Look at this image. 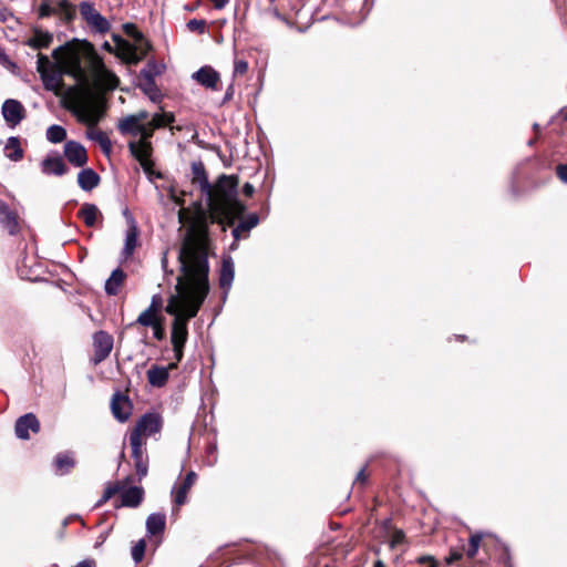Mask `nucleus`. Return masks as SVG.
I'll use <instances>...</instances> for the list:
<instances>
[{
	"label": "nucleus",
	"instance_id": "nucleus-1",
	"mask_svg": "<svg viewBox=\"0 0 567 567\" xmlns=\"http://www.w3.org/2000/svg\"><path fill=\"white\" fill-rule=\"evenodd\" d=\"M178 261L182 274L177 277L176 293L168 298L165 307V311L174 316L171 342L177 362L184 355L188 320L197 316L209 291L207 251L198 237H185L178 251Z\"/></svg>",
	"mask_w": 567,
	"mask_h": 567
},
{
	"label": "nucleus",
	"instance_id": "nucleus-2",
	"mask_svg": "<svg viewBox=\"0 0 567 567\" xmlns=\"http://www.w3.org/2000/svg\"><path fill=\"white\" fill-rule=\"evenodd\" d=\"M97 56L91 42L76 38L52 51V58L58 61L60 69L78 82V85L65 91L64 107L90 127L101 121L106 107L105 97L90 86L89 71Z\"/></svg>",
	"mask_w": 567,
	"mask_h": 567
},
{
	"label": "nucleus",
	"instance_id": "nucleus-3",
	"mask_svg": "<svg viewBox=\"0 0 567 567\" xmlns=\"http://www.w3.org/2000/svg\"><path fill=\"white\" fill-rule=\"evenodd\" d=\"M132 481V476H126L123 481L107 483L96 506H101L110 501L114 495L120 494L121 506L131 508L137 507L143 501L144 489L140 486L127 487Z\"/></svg>",
	"mask_w": 567,
	"mask_h": 567
},
{
	"label": "nucleus",
	"instance_id": "nucleus-4",
	"mask_svg": "<svg viewBox=\"0 0 567 567\" xmlns=\"http://www.w3.org/2000/svg\"><path fill=\"white\" fill-rule=\"evenodd\" d=\"M237 195V179L233 176L221 175L213 187L212 200H207L209 208L216 213H224L230 208Z\"/></svg>",
	"mask_w": 567,
	"mask_h": 567
},
{
	"label": "nucleus",
	"instance_id": "nucleus-5",
	"mask_svg": "<svg viewBox=\"0 0 567 567\" xmlns=\"http://www.w3.org/2000/svg\"><path fill=\"white\" fill-rule=\"evenodd\" d=\"M79 10L83 20L95 33L105 34L110 31L111 23L95 9L92 2H80Z\"/></svg>",
	"mask_w": 567,
	"mask_h": 567
},
{
	"label": "nucleus",
	"instance_id": "nucleus-6",
	"mask_svg": "<svg viewBox=\"0 0 567 567\" xmlns=\"http://www.w3.org/2000/svg\"><path fill=\"white\" fill-rule=\"evenodd\" d=\"M89 74L90 78H93L97 85L105 90H114L120 83L118 78L112 71L106 69L104 61L100 55L94 59Z\"/></svg>",
	"mask_w": 567,
	"mask_h": 567
},
{
	"label": "nucleus",
	"instance_id": "nucleus-7",
	"mask_svg": "<svg viewBox=\"0 0 567 567\" xmlns=\"http://www.w3.org/2000/svg\"><path fill=\"white\" fill-rule=\"evenodd\" d=\"M163 425L162 417L156 413H145L136 422L135 427L130 433V439L143 441V435H153L161 431Z\"/></svg>",
	"mask_w": 567,
	"mask_h": 567
},
{
	"label": "nucleus",
	"instance_id": "nucleus-8",
	"mask_svg": "<svg viewBox=\"0 0 567 567\" xmlns=\"http://www.w3.org/2000/svg\"><path fill=\"white\" fill-rule=\"evenodd\" d=\"M1 114L6 124L14 128L17 127L27 116V110L23 104L16 99H7L1 106Z\"/></svg>",
	"mask_w": 567,
	"mask_h": 567
},
{
	"label": "nucleus",
	"instance_id": "nucleus-9",
	"mask_svg": "<svg viewBox=\"0 0 567 567\" xmlns=\"http://www.w3.org/2000/svg\"><path fill=\"white\" fill-rule=\"evenodd\" d=\"M94 354L92 361L99 364L104 361L113 349V337L105 331H97L93 336Z\"/></svg>",
	"mask_w": 567,
	"mask_h": 567
},
{
	"label": "nucleus",
	"instance_id": "nucleus-10",
	"mask_svg": "<svg viewBox=\"0 0 567 567\" xmlns=\"http://www.w3.org/2000/svg\"><path fill=\"white\" fill-rule=\"evenodd\" d=\"M130 444L132 447L134 467L138 476V481H142L148 473V455L146 451L143 449L145 442L138 441L136 439H130Z\"/></svg>",
	"mask_w": 567,
	"mask_h": 567
},
{
	"label": "nucleus",
	"instance_id": "nucleus-11",
	"mask_svg": "<svg viewBox=\"0 0 567 567\" xmlns=\"http://www.w3.org/2000/svg\"><path fill=\"white\" fill-rule=\"evenodd\" d=\"M192 79L207 90L217 91L220 74L210 65H204L192 74Z\"/></svg>",
	"mask_w": 567,
	"mask_h": 567
},
{
	"label": "nucleus",
	"instance_id": "nucleus-12",
	"mask_svg": "<svg viewBox=\"0 0 567 567\" xmlns=\"http://www.w3.org/2000/svg\"><path fill=\"white\" fill-rule=\"evenodd\" d=\"M64 156L74 167H83L87 163L85 147L76 141H68L64 144Z\"/></svg>",
	"mask_w": 567,
	"mask_h": 567
},
{
	"label": "nucleus",
	"instance_id": "nucleus-13",
	"mask_svg": "<svg viewBox=\"0 0 567 567\" xmlns=\"http://www.w3.org/2000/svg\"><path fill=\"white\" fill-rule=\"evenodd\" d=\"M111 410L113 416L121 423L126 422L132 413V404L127 396L115 393L112 398Z\"/></svg>",
	"mask_w": 567,
	"mask_h": 567
},
{
	"label": "nucleus",
	"instance_id": "nucleus-14",
	"mask_svg": "<svg viewBox=\"0 0 567 567\" xmlns=\"http://www.w3.org/2000/svg\"><path fill=\"white\" fill-rule=\"evenodd\" d=\"M29 430L34 433L40 430L39 420L32 413L20 416L14 425L16 435L21 440H28L30 437Z\"/></svg>",
	"mask_w": 567,
	"mask_h": 567
},
{
	"label": "nucleus",
	"instance_id": "nucleus-15",
	"mask_svg": "<svg viewBox=\"0 0 567 567\" xmlns=\"http://www.w3.org/2000/svg\"><path fill=\"white\" fill-rule=\"evenodd\" d=\"M193 182L198 184L202 193L206 196L207 200H212L213 186L210 185L204 164L198 162L192 163Z\"/></svg>",
	"mask_w": 567,
	"mask_h": 567
},
{
	"label": "nucleus",
	"instance_id": "nucleus-16",
	"mask_svg": "<svg viewBox=\"0 0 567 567\" xmlns=\"http://www.w3.org/2000/svg\"><path fill=\"white\" fill-rule=\"evenodd\" d=\"M63 74H65L60 66L54 70L41 72L40 79L47 91L58 93L63 87Z\"/></svg>",
	"mask_w": 567,
	"mask_h": 567
},
{
	"label": "nucleus",
	"instance_id": "nucleus-17",
	"mask_svg": "<svg viewBox=\"0 0 567 567\" xmlns=\"http://www.w3.org/2000/svg\"><path fill=\"white\" fill-rule=\"evenodd\" d=\"M176 365V363H171L168 367L152 365L147 370L148 383L156 388L164 386L169 378V370L175 369Z\"/></svg>",
	"mask_w": 567,
	"mask_h": 567
},
{
	"label": "nucleus",
	"instance_id": "nucleus-18",
	"mask_svg": "<svg viewBox=\"0 0 567 567\" xmlns=\"http://www.w3.org/2000/svg\"><path fill=\"white\" fill-rule=\"evenodd\" d=\"M235 277L234 261L230 257L224 258L219 276V286L224 290L223 300L227 298V293L231 287Z\"/></svg>",
	"mask_w": 567,
	"mask_h": 567
},
{
	"label": "nucleus",
	"instance_id": "nucleus-19",
	"mask_svg": "<svg viewBox=\"0 0 567 567\" xmlns=\"http://www.w3.org/2000/svg\"><path fill=\"white\" fill-rule=\"evenodd\" d=\"M196 478V473L194 471H190L186 474L184 482L178 486L174 487V503L177 507L186 503L188 491L194 485Z\"/></svg>",
	"mask_w": 567,
	"mask_h": 567
},
{
	"label": "nucleus",
	"instance_id": "nucleus-20",
	"mask_svg": "<svg viewBox=\"0 0 567 567\" xmlns=\"http://www.w3.org/2000/svg\"><path fill=\"white\" fill-rule=\"evenodd\" d=\"M42 173L45 175L62 176L68 168L61 156H47L41 163Z\"/></svg>",
	"mask_w": 567,
	"mask_h": 567
},
{
	"label": "nucleus",
	"instance_id": "nucleus-21",
	"mask_svg": "<svg viewBox=\"0 0 567 567\" xmlns=\"http://www.w3.org/2000/svg\"><path fill=\"white\" fill-rule=\"evenodd\" d=\"M128 223H130V227L126 230L124 247L122 250V257L124 260L128 259L133 255V252L137 246L138 230H137L136 223L132 217H130Z\"/></svg>",
	"mask_w": 567,
	"mask_h": 567
},
{
	"label": "nucleus",
	"instance_id": "nucleus-22",
	"mask_svg": "<svg viewBox=\"0 0 567 567\" xmlns=\"http://www.w3.org/2000/svg\"><path fill=\"white\" fill-rule=\"evenodd\" d=\"M53 42V34L49 31H43L41 29H34L33 35L29 38L24 44L34 50L47 49Z\"/></svg>",
	"mask_w": 567,
	"mask_h": 567
},
{
	"label": "nucleus",
	"instance_id": "nucleus-23",
	"mask_svg": "<svg viewBox=\"0 0 567 567\" xmlns=\"http://www.w3.org/2000/svg\"><path fill=\"white\" fill-rule=\"evenodd\" d=\"M131 155L138 162L150 161L153 152L152 143L144 141H133L128 143Z\"/></svg>",
	"mask_w": 567,
	"mask_h": 567
},
{
	"label": "nucleus",
	"instance_id": "nucleus-24",
	"mask_svg": "<svg viewBox=\"0 0 567 567\" xmlns=\"http://www.w3.org/2000/svg\"><path fill=\"white\" fill-rule=\"evenodd\" d=\"M99 174L92 168H83L78 174V185L84 192H91L100 184Z\"/></svg>",
	"mask_w": 567,
	"mask_h": 567
},
{
	"label": "nucleus",
	"instance_id": "nucleus-25",
	"mask_svg": "<svg viewBox=\"0 0 567 567\" xmlns=\"http://www.w3.org/2000/svg\"><path fill=\"white\" fill-rule=\"evenodd\" d=\"M124 32L133 38L136 42L137 51L140 50L138 56H144L147 51L151 49V45L148 41L144 38L143 33L137 30L136 25L134 23H125L123 25Z\"/></svg>",
	"mask_w": 567,
	"mask_h": 567
},
{
	"label": "nucleus",
	"instance_id": "nucleus-26",
	"mask_svg": "<svg viewBox=\"0 0 567 567\" xmlns=\"http://www.w3.org/2000/svg\"><path fill=\"white\" fill-rule=\"evenodd\" d=\"M146 532L148 536L163 534L166 527V516L163 513H152L146 518Z\"/></svg>",
	"mask_w": 567,
	"mask_h": 567
},
{
	"label": "nucleus",
	"instance_id": "nucleus-27",
	"mask_svg": "<svg viewBox=\"0 0 567 567\" xmlns=\"http://www.w3.org/2000/svg\"><path fill=\"white\" fill-rule=\"evenodd\" d=\"M126 278L125 272L121 268L112 271L104 285V290L109 296H116Z\"/></svg>",
	"mask_w": 567,
	"mask_h": 567
},
{
	"label": "nucleus",
	"instance_id": "nucleus-28",
	"mask_svg": "<svg viewBox=\"0 0 567 567\" xmlns=\"http://www.w3.org/2000/svg\"><path fill=\"white\" fill-rule=\"evenodd\" d=\"M79 217L83 219L85 226L94 227L97 218L102 217V214L95 204L84 203L78 213Z\"/></svg>",
	"mask_w": 567,
	"mask_h": 567
},
{
	"label": "nucleus",
	"instance_id": "nucleus-29",
	"mask_svg": "<svg viewBox=\"0 0 567 567\" xmlns=\"http://www.w3.org/2000/svg\"><path fill=\"white\" fill-rule=\"evenodd\" d=\"M0 224L10 235L18 231L19 225L16 215L9 209L8 205L0 203Z\"/></svg>",
	"mask_w": 567,
	"mask_h": 567
},
{
	"label": "nucleus",
	"instance_id": "nucleus-30",
	"mask_svg": "<svg viewBox=\"0 0 567 567\" xmlns=\"http://www.w3.org/2000/svg\"><path fill=\"white\" fill-rule=\"evenodd\" d=\"M75 465V461L70 453H59L54 457V467L58 474H68Z\"/></svg>",
	"mask_w": 567,
	"mask_h": 567
},
{
	"label": "nucleus",
	"instance_id": "nucleus-31",
	"mask_svg": "<svg viewBox=\"0 0 567 567\" xmlns=\"http://www.w3.org/2000/svg\"><path fill=\"white\" fill-rule=\"evenodd\" d=\"M4 152H6V156L9 159H11L13 162L20 161L23 157V150L21 148L19 137H16V136L9 137L4 145Z\"/></svg>",
	"mask_w": 567,
	"mask_h": 567
},
{
	"label": "nucleus",
	"instance_id": "nucleus-32",
	"mask_svg": "<svg viewBox=\"0 0 567 567\" xmlns=\"http://www.w3.org/2000/svg\"><path fill=\"white\" fill-rule=\"evenodd\" d=\"M259 223L257 214L252 213L241 220L234 229L233 236L235 239H239L241 233H249Z\"/></svg>",
	"mask_w": 567,
	"mask_h": 567
},
{
	"label": "nucleus",
	"instance_id": "nucleus-33",
	"mask_svg": "<svg viewBox=\"0 0 567 567\" xmlns=\"http://www.w3.org/2000/svg\"><path fill=\"white\" fill-rule=\"evenodd\" d=\"M86 135L90 140L95 141L100 145L103 153L109 154L111 152L112 143L106 133L91 128L86 132Z\"/></svg>",
	"mask_w": 567,
	"mask_h": 567
},
{
	"label": "nucleus",
	"instance_id": "nucleus-34",
	"mask_svg": "<svg viewBox=\"0 0 567 567\" xmlns=\"http://www.w3.org/2000/svg\"><path fill=\"white\" fill-rule=\"evenodd\" d=\"M143 123L136 122V118L132 114L125 116L120 121L117 127L122 134H130L133 136L138 135V130Z\"/></svg>",
	"mask_w": 567,
	"mask_h": 567
},
{
	"label": "nucleus",
	"instance_id": "nucleus-35",
	"mask_svg": "<svg viewBox=\"0 0 567 567\" xmlns=\"http://www.w3.org/2000/svg\"><path fill=\"white\" fill-rule=\"evenodd\" d=\"M113 41L123 50L130 62L137 63L142 59V56H138L137 48L123 40L120 35L114 34Z\"/></svg>",
	"mask_w": 567,
	"mask_h": 567
},
{
	"label": "nucleus",
	"instance_id": "nucleus-36",
	"mask_svg": "<svg viewBox=\"0 0 567 567\" xmlns=\"http://www.w3.org/2000/svg\"><path fill=\"white\" fill-rule=\"evenodd\" d=\"M45 135L49 142L58 144L66 138V131L61 125L53 124L48 127Z\"/></svg>",
	"mask_w": 567,
	"mask_h": 567
},
{
	"label": "nucleus",
	"instance_id": "nucleus-37",
	"mask_svg": "<svg viewBox=\"0 0 567 567\" xmlns=\"http://www.w3.org/2000/svg\"><path fill=\"white\" fill-rule=\"evenodd\" d=\"M162 73V66L158 65L154 60H151L141 70L140 76L143 80H155L157 75Z\"/></svg>",
	"mask_w": 567,
	"mask_h": 567
},
{
	"label": "nucleus",
	"instance_id": "nucleus-38",
	"mask_svg": "<svg viewBox=\"0 0 567 567\" xmlns=\"http://www.w3.org/2000/svg\"><path fill=\"white\" fill-rule=\"evenodd\" d=\"M140 87L150 97L151 101H159L161 93L155 83V80H144L143 83H140Z\"/></svg>",
	"mask_w": 567,
	"mask_h": 567
},
{
	"label": "nucleus",
	"instance_id": "nucleus-39",
	"mask_svg": "<svg viewBox=\"0 0 567 567\" xmlns=\"http://www.w3.org/2000/svg\"><path fill=\"white\" fill-rule=\"evenodd\" d=\"M175 120L174 115L172 113H155L151 120V124L153 125V128H161L166 125H169Z\"/></svg>",
	"mask_w": 567,
	"mask_h": 567
},
{
	"label": "nucleus",
	"instance_id": "nucleus-40",
	"mask_svg": "<svg viewBox=\"0 0 567 567\" xmlns=\"http://www.w3.org/2000/svg\"><path fill=\"white\" fill-rule=\"evenodd\" d=\"M58 68H59L58 61L51 62V60L49 59L48 55L42 54V53L38 54L37 71L39 74H41V72L54 70Z\"/></svg>",
	"mask_w": 567,
	"mask_h": 567
},
{
	"label": "nucleus",
	"instance_id": "nucleus-41",
	"mask_svg": "<svg viewBox=\"0 0 567 567\" xmlns=\"http://www.w3.org/2000/svg\"><path fill=\"white\" fill-rule=\"evenodd\" d=\"M156 313L151 311V309H145L143 312L140 313L137 317L135 323L143 326V327H151L155 326V322L157 321Z\"/></svg>",
	"mask_w": 567,
	"mask_h": 567
},
{
	"label": "nucleus",
	"instance_id": "nucleus-42",
	"mask_svg": "<svg viewBox=\"0 0 567 567\" xmlns=\"http://www.w3.org/2000/svg\"><path fill=\"white\" fill-rule=\"evenodd\" d=\"M145 549H146V542L145 539H140L133 547H132V550H131V555H132V559L135 564H138L141 563L143 559H144V555H145Z\"/></svg>",
	"mask_w": 567,
	"mask_h": 567
},
{
	"label": "nucleus",
	"instance_id": "nucleus-43",
	"mask_svg": "<svg viewBox=\"0 0 567 567\" xmlns=\"http://www.w3.org/2000/svg\"><path fill=\"white\" fill-rule=\"evenodd\" d=\"M155 130L156 128H153V125L151 123L142 124V126L138 130V141L151 142L150 140L153 136Z\"/></svg>",
	"mask_w": 567,
	"mask_h": 567
},
{
	"label": "nucleus",
	"instance_id": "nucleus-44",
	"mask_svg": "<svg viewBox=\"0 0 567 567\" xmlns=\"http://www.w3.org/2000/svg\"><path fill=\"white\" fill-rule=\"evenodd\" d=\"M187 28L189 31L204 33L206 28V21L192 19L187 22Z\"/></svg>",
	"mask_w": 567,
	"mask_h": 567
},
{
	"label": "nucleus",
	"instance_id": "nucleus-45",
	"mask_svg": "<svg viewBox=\"0 0 567 567\" xmlns=\"http://www.w3.org/2000/svg\"><path fill=\"white\" fill-rule=\"evenodd\" d=\"M140 165L150 179H152L153 176H155L157 178L162 177L161 173L154 172V169H153L154 164H153L152 159L142 162V163H140Z\"/></svg>",
	"mask_w": 567,
	"mask_h": 567
},
{
	"label": "nucleus",
	"instance_id": "nucleus-46",
	"mask_svg": "<svg viewBox=\"0 0 567 567\" xmlns=\"http://www.w3.org/2000/svg\"><path fill=\"white\" fill-rule=\"evenodd\" d=\"M248 70V62L245 60H235L234 62V76L244 75Z\"/></svg>",
	"mask_w": 567,
	"mask_h": 567
},
{
	"label": "nucleus",
	"instance_id": "nucleus-47",
	"mask_svg": "<svg viewBox=\"0 0 567 567\" xmlns=\"http://www.w3.org/2000/svg\"><path fill=\"white\" fill-rule=\"evenodd\" d=\"M153 329V336L156 340L161 341L165 338V330L161 320L155 322V326H151Z\"/></svg>",
	"mask_w": 567,
	"mask_h": 567
},
{
	"label": "nucleus",
	"instance_id": "nucleus-48",
	"mask_svg": "<svg viewBox=\"0 0 567 567\" xmlns=\"http://www.w3.org/2000/svg\"><path fill=\"white\" fill-rule=\"evenodd\" d=\"M162 297L159 295H154L147 309H151V311L157 313V311L162 308Z\"/></svg>",
	"mask_w": 567,
	"mask_h": 567
},
{
	"label": "nucleus",
	"instance_id": "nucleus-49",
	"mask_svg": "<svg viewBox=\"0 0 567 567\" xmlns=\"http://www.w3.org/2000/svg\"><path fill=\"white\" fill-rule=\"evenodd\" d=\"M38 12L40 18H47L53 13V9L48 2L43 1L39 7Z\"/></svg>",
	"mask_w": 567,
	"mask_h": 567
},
{
	"label": "nucleus",
	"instance_id": "nucleus-50",
	"mask_svg": "<svg viewBox=\"0 0 567 567\" xmlns=\"http://www.w3.org/2000/svg\"><path fill=\"white\" fill-rule=\"evenodd\" d=\"M404 538H405V535H404L403 530H401V529L394 530V533L392 535V539H391V546L394 547V546L403 543Z\"/></svg>",
	"mask_w": 567,
	"mask_h": 567
},
{
	"label": "nucleus",
	"instance_id": "nucleus-51",
	"mask_svg": "<svg viewBox=\"0 0 567 567\" xmlns=\"http://www.w3.org/2000/svg\"><path fill=\"white\" fill-rule=\"evenodd\" d=\"M556 174L563 183L567 184V164H559L556 167Z\"/></svg>",
	"mask_w": 567,
	"mask_h": 567
},
{
	"label": "nucleus",
	"instance_id": "nucleus-52",
	"mask_svg": "<svg viewBox=\"0 0 567 567\" xmlns=\"http://www.w3.org/2000/svg\"><path fill=\"white\" fill-rule=\"evenodd\" d=\"M483 537H484L483 533H475V534L471 535V537L468 539V544L480 548Z\"/></svg>",
	"mask_w": 567,
	"mask_h": 567
},
{
	"label": "nucleus",
	"instance_id": "nucleus-53",
	"mask_svg": "<svg viewBox=\"0 0 567 567\" xmlns=\"http://www.w3.org/2000/svg\"><path fill=\"white\" fill-rule=\"evenodd\" d=\"M234 96V83H230L226 89L221 104L229 102Z\"/></svg>",
	"mask_w": 567,
	"mask_h": 567
},
{
	"label": "nucleus",
	"instance_id": "nucleus-54",
	"mask_svg": "<svg viewBox=\"0 0 567 567\" xmlns=\"http://www.w3.org/2000/svg\"><path fill=\"white\" fill-rule=\"evenodd\" d=\"M134 118H136V122L143 123V121L147 120L150 114L145 110H141L137 113L132 114Z\"/></svg>",
	"mask_w": 567,
	"mask_h": 567
},
{
	"label": "nucleus",
	"instance_id": "nucleus-55",
	"mask_svg": "<svg viewBox=\"0 0 567 567\" xmlns=\"http://www.w3.org/2000/svg\"><path fill=\"white\" fill-rule=\"evenodd\" d=\"M415 561L420 565H424V564L431 565L432 561H436V560L433 556L423 555V556L417 557Z\"/></svg>",
	"mask_w": 567,
	"mask_h": 567
},
{
	"label": "nucleus",
	"instance_id": "nucleus-56",
	"mask_svg": "<svg viewBox=\"0 0 567 567\" xmlns=\"http://www.w3.org/2000/svg\"><path fill=\"white\" fill-rule=\"evenodd\" d=\"M367 481V475H365V470L364 468H361L357 476H355V480L353 482V484H364Z\"/></svg>",
	"mask_w": 567,
	"mask_h": 567
},
{
	"label": "nucleus",
	"instance_id": "nucleus-57",
	"mask_svg": "<svg viewBox=\"0 0 567 567\" xmlns=\"http://www.w3.org/2000/svg\"><path fill=\"white\" fill-rule=\"evenodd\" d=\"M217 10L224 9L230 0H209Z\"/></svg>",
	"mask_w": 567,
	"mask_h": 567
},
{
	"label": "nucleus",
	"instance_id": "nucleus-58",
	"mask_svg": "<svg viewBox=\"0 0 567 567\" xmlns=\"http://www.w3.org/2000/svg\"><path fill=\"white\" fill-rule=\"evenodd\" d=\"M254 192H255V187L250 183H246L244 185V187H243L244 195L250 197V196H252Z\"/></svg>",
	"mask_w": 567,
	"mask_h": 567
},
{
	"label": "nucleus",
	"instance_id": "nucleus-59",
	"mask_svg": "<svg viewBox=\"0 0 567 567\" xmlns=\"http://www.w3.org/2000/svg\"><path fill=\"white\" fill-rule=\"evenodd\" d=\"M462 558V554L455 551V553H451V555L446 558V563L447 564H452L456 560H460Z\"/></svg>",
	"mask_w": 567,
	"mask_h": 567
},
{
	"label": "nucleus",
	"instance_id": "nucleus-60",
	"mask_svg": "<svg viewBox=\"0 0 567 567\" xmlns=\"http://www.w3.org/2000/svg\"><path fill=\"white\" fill-rule=\"evenodd\" d=\"M107 536H109V532L101 533L95 543V547H100L101 545H103L104 542L106 540Z\"/></svg>",
	"mask_w": 567,
	"mask_h": 567
},
{
	"label": "nucleus",
	"instance_id": "nucleus-61",
	"mask_svg": "<svg viewBox=\"0 0 567 567\" xmlns=\"http://www.w3.org/2000/svg\"><path fill=\"white\" fill-rule=\"evenodd\" d=\"M477 551H478L477 547L472 546V545L468 544V548L466 550V556L468 558H474L476 556Z\"/></svg>",
	"mask_w": 567,
	"mask_h": 567
},
{
	"label": "nucleus",
	"instance_id": "nucleus-62",
	"mask_svg": "<svg viewBox=\"0 0 567 567\" xmlns=\"http://www.w3.org/2000/svg\"><path fill=\"white\" fill-rule=\"evenodd\" d=\"M75 567H95V561L92 559H85L80 561Z\"/></svg>",
	"mask_w": 567,
	"mask_h": 567
},
{
	"label": "nucleus",
	"instance_id": "nucleus-63",
	"mask_svg": "<svg viewBox=\"0 0 567 567\" xmlns=\"http://www.w3.org/2000/svg\"><path fill=\"white\" fill-rule=\"evenodd\" d=\"M560 115L564 121H567V110H560Z\"/></svg>",
	"mask_w": 567,
	"mask_h": 567
},
{
	"label": "nucleus",
	"instance_id": "nucleus-64",
	"mask_svg": "<svg viewBox=\"0 0 567 567\" xmlns=\"http://www.w3.org/2000/svg\"><path fill=\"white\" fill-rule=\"evenodd\" d=\"M373 567H385V565L381 560H377Z\"/></svg>",
	"mask_w": 567,
	"mask_h": 567
}]
</instances>
